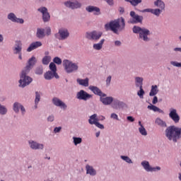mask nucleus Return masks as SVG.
Segmentation results:
<instances>
[{
  "label": "nucleus",
  "instance_id": "nucleus-1",
  "mask_svg": "<svg viewBox=\"0 0 181 181\" xmlns=\"http://www.w3.org/2000/svg\"><path fill=\"white\" fill-rule=\"evenodd\" d=\"M35 64H36V57H32L28 60V64L22 71L21 79L19 81L20 87H26V86H29V83L33 81L32 78L26 76V74L30 71V69L35 66Z\"/></svg>",
  "mask_w": 181,
  "mask_h": 181
},
{
  "label": "nucleus",
  "instance_id": "nucleus-2",
  "mask_svg": "<svg viewBox=\"0 0 181 181\" xmlns=\"http://www.w3.org/2000/svg\"><path fill=\"white\" fill-rule=\"evenodd\" d=\"M105 30H112L114 33H118V30H124L125 29V20L124 18H121L113 21H110V23L105 25Z\"/></svg>",
  "mask_w": 181,
  "mask_h": 181
},
{
  "label": "nucleus",
  "instance_id": "nucleus-3",
  "mask_svg": "<svg viewBox=\"0 0 181 181\" xmlns=\"http://www.w3.org/2000/svg\"><path fill=\"white\" fill-rule=\"evenodd\" d=\"M165 136L169 141L177 142L181 136V128L176 126H170L165 129Z\"/></svg>",
  "mask_w": 181,
  "mask_h": 181
},
{
  "label": "nucleus",
  "instance_id": "nucleus-4",
  "mask_svg": "<svg viewBox=\"0 0 181 181\" xmlns=\"http://www.w3.org/2000/svg\"><path fill=\"white\" fill-rule=\"evenodd\" d=\"M63 66L65 71L68 74L74 73V71H77L78 70V64L74 63L69 59L63 60Z\"/></svg>",
  "mask_w": 181,
  "mask_h": 181
},
{
  "label": "nucleus",
  "instance_id": "nucleus-5",
  "mask_svg": "<svg viewBox=\"0 0 181 181\" xmlns=\"http://www.w3.org/2000/svg\"><path fill=\"white\" fill-rule=\"evenodd\" d=\"M133 32L134 33H139L140 39H143L145 42H148V35L150 33L149 30L134 25L133 27Z\"/></svg>",
  "mask_w": 181,
  "mask_h": 181
},
{
  "label": "nucleus",
  "instance_id": "nucleus-6",
  "mask_svg": "<svg viewBox=\"0 0 181 181\" xmlns=\"http://www.w3.org/2000/svg\"><path fill=\"white\" fill-rule=\"evenodd\" d=\"M69 35L70 33H69V30H67V29L61 28L59 30L58 33L55 34V37L59 40H65V39L69 37Z\"/></svg>",
  "mask_w": 181,
  "mask_h": 181
},
{
  "label": "nucleus",
  "instance_id": "nucleus-7",
  "mask_svg": "<svg viewBox=\"0 0 181 181\" xmlns=\"http://www.w3.org/2000/svg\"><path fill=\"white\" fill-rule=\"evenodd\" d=\"M101 36H103V33L96 30L86 33V37L89 40H98Z\"/></svg>",
  "mask_w": 181,
  "mask_h": 181
},
{
  "label": "nucleus",
  "instance_id": "nucleus-8",
  "mask_svg": "<svg viewBox=\"0 0 181 181\" xmlns=\"http://www.w3.org/2000/svg\"><path fill=\"white\" fill-rule=\"evenodd\" d=\"M76 98L78 100H83V101H87V100H90V98H93V95L86 92V90H81L76 94Z\"/></svg>",
  "mask_w": 181,
  "mask_h": 181
},
{
  "label": "nucleus",
  "instance_id": "nucleus-9",
  "mask_svg": "<svg viewBox=\"0 0 181 181\" xmlns=\"http://www.w3.org/2000/svg\"><path fill=\"white\" fill-rule=\"evenodd\" d=\"M130 16L132 18L130 23H142V21H144V17L136 14L135 11H131Z\"/></svg>",
  "mask_w": 181,
  "mask_h": 181
},
{
  "label": "nucleus",
  "instance_id": "nucleus-10",
  "mask_svg": "<svg viewBox=\"0 0 181 181\" xmlns=\"http://www.w3.org/2000/svg\"><path fill=\"white\" fill-rule=\"evenodd\" d=\"M169 117L175 124H177L179 121H180V116L177 114V110H176V109H170Z\"/></svg>",
  "mask_w": 181,
  "mask_h": 181
},
{
  "label": "nucleus",
  "instance_id": "nucleus-11",
  "mask_svg": "<svg viewBox=\"0 0 181 181\" xmlns=\"http://www.w3.org/2000/svg\"><path fill=\"white\" fill-rule=\"evenodd\" d=\"M37 11L42 13V20L44 22H49L50 21V14L47 12L46 7H41Z\"/></svg>",
  "mask_w": 181,
  "mask_h": 181
},
{
  "label": "nucleus",
  "instance_id": "nucleus-12",
  "mask_svg": "<svg viewBox=\"0 0 181 181\" xmlns=\"http://www.w3.org/2000/svg\"><path fill=\"white\" fill-rule=\"evenodd\" d=\"M89 90H90V91H93L94 94H95L96 95H99V97H107V94L103 93V91L100 90V88H98V87L97 86H89Z\"/></svg>",
  "mask_w": 181,
  "mask_h": 181
},
{
  "label": "nucleus",
  "instance_id": "nucleus-13",
  "mask_svg": "<svg viewBox=\"0 0 181 181\" xmlns=\"http://www.w3.org/2000/svg\"><path fill=\"white\" fill-rule=\"evenodd\" d=\"M64 5L67 6V8H71V9H77V8L81 7V4L78 1H66L64 3Z\"/></svg>",
  "mask_w": 181,
  "mask_h": 181
},
{
  "label": "nucleus",
  "instance_id": "nucleus-14",
  "mask_svg": "<svg viewBox=\"0 0 181 181\" xmlns=\"http://www.w3.org/2000/svg\"><path fill=\"white\" fill-rule=\"evenodd\" d=\"M52 103L56 105V107H60L64 110H66V108H67V105H66L65 103H63V101H62L60 99L57 98H54L52 99Z\"/></svg>",
  "mask_w": 181,
  "mask_h": 181
},
{
  "label": "nucleus",
  "instance_id": "nucleus-15",
  "mask_svg": "<svg viewBox=\"0 0 181 181\" xmlns=\"http://www.w3.org/2000/svg\"><path fill=\"white\" fill-rule=\"evenodd\" d=\"M8 19L11 22H16V23H23V19L16 18V16L13 13H10L8 15Z\"/></svg>",
  "mask_w": 181,
  "mask_h": 181
},
{
  "label": "nucleus",
  "instance_id": "nucleus-16",
  "mask_svg": "<svg viewBox=\"0 0 181 181\" xmlns=\"http://www.w3.org/2000/svg\"><path fill=\"white\" fill-rule=\"evenodd\" d=\"M106 96H101L100 100L104 105H110L112 104V101H114V98L112 97H106Z\"/></svg>",
  "mask_w": 181,
  "mask_h": 181
},
{
  "label": "nucleus",
  "instance_id": "nucleus-17",
  "mask_svg": "<svg viewBox=\"0 0 181 181\" xmlns=\"http://www.w3.org/2000/svg\"><path fill=\"white\" fill-rule=\"evenodd\" d=\"M14 54L22 53V42L21 41H16L13 47Z\"/></svg>",
  "mask_w": 181,
  "mask_h": 181
},
{
  "label": "nucleus",
  "instance_id": "nucleus-18",
  "mask_svg": "<svg viewBox=\"0 0 181 181\" xmlns=\"http://www.w3.org/2000/svg\"><path fill=\"white\" fill-rule=\"evenodd\" d=\"M40 46H42V42L40 41L32 42L27 49V52H32V50H35V49H37V47H40Z\"/></svg>",
  "mask_w": 181,
  "mask_h": 181
},
{
  "label": "nucleus",
  "instance_id": "nucleus-19",
  "mask_svg": "<svg viewBox=\"0 0 181 181\" xmlns=\"http://www.w3.org/2000/svg\"><path fill=\"white\" fill-rule=\"evenodd\" d=\"M44 77L45 80H52L54 77H55V78H59V75L57 74H54L52 71H49L45 74Z\"/></svg>",
  "mask_w": 181,
  "mask_h": 181
},
{
  "label": "nucleus",
  "instance_id": "nucleus-20",
  "mask_svg": "<svg viewBox=\"0 0 181 181\" xmlns=\"http://www.w3.org/2000/svg\"><path fill=\"white\" fill-rule=\"evenodd\" d=\"M19 108H21L22 114H25L26 110H25V107H23V105H21V103H15L13 104V110L15 111V112H19Z\"/></svg>",
  "mask_w": 181,
  "mask_h": 181
},
{
  "label": "nucleus",
  "instance_id": "nucleus-21",
  "mask_svg": "<svg viewBox=\"0 0 181 181\" xmlns=\"http://www.w3.org/2000/svg\"><path fill=\"white\" fill-rule=\"evenodd\" d=\"M141 165L145 169V170H146V172H153V170H156V168H152L151 165H149V162L148 161L141 162Z\"/></svg>",
  "mask_w": 181,
  "mask_h": 181
},
{
  "label": "nucleus",
  "instance_id": "nucleus-22",
  "mask_svg": "<svg viewBox=\"0 0 181 181\" xmlns=\"http://www.w3.org/2000/svg\"><path fill=\"white\" fill-rule=\"evenodd\" d=\"M88 12H93L95 15H100V8L94 6H89L86 7Z\"/></svg>",
  "mask_w": 181,
  "mask_h": 181
},
{
  "label": "nucleus",
  "instance_id": "nucleus-23",
  "mask_svg": "<svg viewBox=\"0 0 181 181\" xmlns=\"http://www.w3.org/2000/svg\"><path fill=\"white\" fill-rule=\"evenodd\" d=\"M29 144L32 149H43L44 148L43 144H40L35 141H29Z\"/></svg>",
  "mask_w": 181,
  "mask_h": 181
},
{
  "label": "nucleus",
  "instance_id": "nucleus-24",
  "mask_svg": "<svg viewBox=\"0 0 181 181\" xmlns=\"http://www.w3.org/2000/svg\"><path fill=\"white\" fill-rule=\"evenodd\" d=\"M86 169L87 175H90V176H95V175H97V172L92 166L87 165L86 166Z\"/></svg>",
  "mask_w": 181,
  "mask_h": 181
},
{
  "label": "nucleus",
  "instance_id": "nucleus-25",
  "mask_svg": "<svg viewBox=\"0 0 181 181\" xmlns=\"http://www.w3.org/2000/svg\"><path fill=\"white\" fill-rule=\"evenodd\" d=\"M98 121H100V119L97 117V114L92 115L88 119V122L90 125H94L95 123L98 122Z\"/></svg>",
  "mask_w": 181,
  "mask_h": 181
},
{
  "label": "nucleus",
  "instance_id": "nucleus-26",
  "mask_svg": "<svg viewBox=\"0 0 181 181\" xmlns=\"http://www.w3.org/2000/svg\"><path fill=\"white\" fill-rule=\"evenodd\" d=\"M88 81H89L88 78H86L85 79H80V78L77 79V83H78L80 86H83V87H88Z\"/></svg>",
  "mask_w": 181,
  "mask_h": 181
},
{
  "label": "nucleus",
  "instance_id": "nucleus-27",
  "mask_svg": "<svg viewBox=\"0 0 181 181\" xmlns=\"http://www.w3.org/2000/svg\"><path fill=\"white\" fill-rule=\"evenodd\" d=\"M105 40L102 39L98 43L93 45V49L95 50H101L103 49V45H104Z\"/></svg>",
  "mask_w": 181,
  "mask_h": 181
},
{
  "label": "nucleus",
  "instance_id": "nucleus-28",
  "mask_svg": "<svg viewBox=\"0 0 181 181\" xmlns=\"http://www.w3.org/2000/svg\"><path fill=\"white\" fill-rule=\"evenodd\" d=\"M159 93V90L158 89V86H151V90L149 93L150 97H153V95H156Z\"/></svg>",
  "mask_w": 181,
  "mask_h": 181
},
{
  "label": "nucleus",
  "instance_id": "nucleus-29",
  "mask_svg": "<svg viewBox=\"0 0 181 181\" xmlns=\"http://www.w3.org/2000/svg\"><path fill=\"white\" fill-rule=\"evenodd\" d=\"M148 110H151L152 111H154V112H160V114H163V110L159 109V107L151 105L148 106Z\"/></svg>",
  "mask_w": 181,
  "mask_h": 181
},
{
  "label": "nucleus",
  "instance_id": "nucleus-30",
  "mask_svg": "<svg viewBox=\"0 0 181 181\" xmlns=\"http://www.w3.org/2000/svg\"><path fill=\"white\" fill-rule=\"evenodd\" d=\"M37 37H38L39 39H43V37H45V29L38 28L37 30Z\"/></svg>",
  "mask_w": 181,
  "mask_h": 181
},
{
  "label": "nucleus",
  "instance_id": "nucleus-31",
  "mask_svg": "<svg viewBox=\"0 0 181 181\" xmlns=\"http://www.w3.org/2000/svg\"><path fill=\"white\" fill-rule=\"evenodd\" d=\"M156 124H157V125H159V127H162L163 128H166L167 127L166 122H163V120H162V119L160 118H157L156 119Z\"/></svg>",
  "mask_w": 181,
  "mask_h": 181
},
{
  "label": "nucleus",
  "instance_id": "nucleus-32",
  "mask_svg": "<svg viewBox=\"0 0 181 181\" xmlns=\"http://www.w3.org/2000/svg\"><path fill=\"white\" fill-rule=\"evenodd\" d=\"M154 5L161 9H165V3L162 0H157L154 2Z\"/></svg>",
  "mask_w": 181,
  "mask_h": 181
},
{
  "label": "nucleus",
  "instance_id": "nucleus-33",
  "mask_svg": "<svg viewBox=\"0 0 181 181\" xmlns=\"http://www.w3.org/2000/svg\"><path fill=\"white\" fill-rule=\"evenodd\" d=\"M49 69L52 73L57 74V66H56V64L54 62H51L49 64Z\"/></svg>",
  "mask_w": 181,
  "mask_h": 181
},
{
  "label": "nucleus",
  "instance_id": "nucleus-34",
  "mask_svg": "<svg viewBox=\"0 0 181 181\" xmlns=\"http://www.w3.org/2000/svg\"><path fill=\"white\" fill-rule=\"evenodd\" d=\"M50 60H52V57L50 56H45L42 59V64L47 65L49 63H50Z\"/></svg>",
  "mask_w": 181,
  "mask_h": 181
},
{
  "label": "nucleus",
  "instance_id": "nucleus-35",
  "mask_svg": "<svg viewBox=\"0 0 181 181\" xmlns=\"http://www.w3.org/2000/svg\"><path fill=\"white\" fill-rule=\"evenodd\" d=\"M112 103V108H115V109L118 108L119 106L121 105V102H119V100H115Z\"/></svg>",
  "mask_w": 181,
  "mask_h": 181
},
{
  "label": "nucleus",
  "instance_id": "nucleus-36",
  "mask_svg": "<svg viewBox=\"0 0 181 181\" xmlns=\"http://www.w3.org/2000/svg\"><path fill=\"white\" fill-rule=\"evenodd\" d=\"M142 81H144V79L140 77L136 78V87H142Z\"/></svg>",
  "mask_w": 181,
  "mask_h": 181
},
{
  "label": "nucleus",
  "instance_id": "nucleus-37",
  "mask_svg": "<svg viewBox=\"0 0 181 181\" xmlns=\"http://www.w3.org/2000/svg\"><path fill=\"white\" fill-rule=\"evenodd\" d=\"M39 101H40V93L39 92L35 93V108H37V104L39 103Z\"/></svg>",
  "mask_w": 181,
  "mask_h": 181
},
{
  "label": "nucleus",
  "instance_id": "nucleus-38",
  "mask_svg": "<svg viewBox=\"0 0 181 181\" xmlns=\"http://www.w3.org/2000/svg\"><path fill=\"white\" fill-rule=\"evenodd\" d=\"M139 131L141 135H144V136H146L148 135V132H146V129L144 126H141V127L139 128Z\"/></svg>",
  "mask_w": 181,
  "mask_h": 181
},
{
  "label": "nucleus",
  "instance_id": "nucleus-39",
  "mask_svg": "<svg viewBox=\"0 0 181 181\" xmlns=\"http://www.w3.org/2000/svg\"><path fill=\"white\" fill-rule=\"evenodd\" d=\"M74 145H78L83 142V139L80 137H73Z\"/></svg>",
  "mask_w": 181,
  "mask_h": 181
},
{
  "label": "nucleus",
  "instance_id": "nucleus-40",
  "mask_svg": "<svg viewBox=\"0 0 181 181\" xmlns=\"http://www.w3.org/2000/svg\"><path fill=\"white\" fill-rule=\"evenodd\" d=\"M141 2H142V0H131L130 1V4L133 6H138V5H139V4H141Z\"/></svg>",
  "mask_w": 181,
  "mask_h": 181
},
{
  "label": "nucleus",
  "instance_id": "nucleus-41",
  "mask_svg": "<svg viewBox=\"0 0 181 181\" xmlns=\"http://www.w3.org/2000/svg\"><path fill=\"white\" fill-rule=\"evenodd\" d=\"M6 112H8V110H6V107H5V106L4 105H0V114H1V115H5Z\"/></svg>",
  "mask_w": 181,
  "mask_h": 181
},
{
  "label": "nucleus",
  "instance_id": "nucleus-42",
  "mask_svg": "<svg viewBox=\"0 0 181 181\" xmlns=\"http://www.w3.org/2000/svg\"><path fill=\"white\" fill-rule=\"evenodd\" d=\"M140 90L137 93V95L140 97V98H144V94H145V91L142 88V86L139 87Z\"/></svg>",
  "mask_w": 181,
  "mask_h": 181
},
{
  "label": "nucleus",
  "instance_id": "nucleus-43",
  "mask_svg": "<svg viewBox=\"0 0 181 181\" xmlns=\"http://www.w3.org/2000/svg\"><path fill=\"white\" fill-rule=\"evenodd\" d=\"M121 159H122L127 163H132V160H131V158H129V157H128V156H121Z\"/></svg>",
  "mask_w": 181,
  "mask_h": 181
},
{
  "label": "nucleus",
  "instance_id": "nucleus-44",
  "mask_svg": "<svg viewBox=\"0 0 181 181\" xmlns=\"http://www.w3.org/2000/svg\"><path fill=\"white\" fill-rule=\"evenodd\" d=\"M53 62H54V64L55 63V64H58V65L62 64V59H60L59 57H55L53 59Z\"/></svg>",
  "mask_w": 181,
  "mask_h": 181
},
{
  "label": "nucleus",
  "instance_id": "nucleus-45",
  "mask_svg": "<svg viewBox=\"0 0 181 181\" xmlns=\"http://www.w3.org/2000/svg\"><path fill=\"white\" fill-rule=\"evenodd\" d=\"M160 9L159 8H156V9H153L152 13L153 15H156V16H159V15H160Z\"/></svg>",
  "mask_w": 181,
  "mask_h": 181
},
{
  "label": "nucleus",
  "instance_id": "nucleus-46",
  "mask_svg": "<svg viewBox=\"0 0 181 181\" xmlns=\"http://www.w3.org/2000/svg\"><path fill=\"white\" fill-rule=\"evenodd\" d=\"M153 10V8H146L144 10H139V12H141L142 13H145V12H150L151 13H152Z\"/></svg>",
  "mask_w": 181,
  "mask_h": 181
},
{
  "label": "nucleus",
  "instance_id": "nucleus-47",
  "mask_svg": "<svg viewBox=\"0 0 181 181\" xmlns=\"http://www.w3.org/2000/svg\"><path fill=\"white\" fill-rule=\"evenodd\" d=\"M94 125H95V127H97L98 128H99L100 129H104V125L100 124V122H97L94 124Z\"/></svg>",
  "mask_w": 181,
  "mask_h": 181
},
{
  "label": "nucleus",
  "instance_id": "nucleus-48",
  "mask_svg": "<svg viewBox=\"0 0 181 181\" xmlns=\"http://www.w3.org/2000/svg\"><path fill=\"white\" fill-rule=\"evenodd\" d=\"M110 118H112L113 119H117L118 121V115L115 113H112L110 116Z\"/></svg>",
  "mask_w": 181,
  "mask_h": 181
},
{
  "label": "nucleus",
  "instance_id": "nucleus-49",
  "mask_svg": "<svg viewBox=\"0 0 181 181\" xmlns=\"http://www.w3.org/2000/svg\"><path fill=\"white\" fill-rule=\"evenodd\" d=\"M47 121H49V122H53V121H54V116L53 115L49 116L47 118Z\"/></svg>",
  "mask_w": 181,
  "mask_h": 181
},
{
  "label": "nucleus",
  "instance_id": "nucleus-50",
  "mask_svg": "<svg viewBox=\"0 0 181 181\" xmlns=\"http://www.w3.org/2000/svg\"><path fill=\"white\" fill-rule=\"evenodd\" d=\"M111 76H109L106 79V84L107 86H110V83H111Z\"/></svg>",
  "mask_w": 181,
  "mask_h": 181
},
{
  "label": "nucleus",
  "instance_id": "nucleus-51",
  "mask_svg": "<svg viewBox=\"0 0 181 181\" xmlns=\"http://www.w3.org/2000/svg\"><path fill=\"white\" fill-rule=\"evenodd\" d=\"M36 74H43V69H37L35 71Z\"/></svg>",
  "mask_w": 181,
  "mask_h": 181
},
{
  "label": "nucleus",
  "instance_id": "nucleus-52",
  "mask_svg": "<svg viewBox=\"0 0 181 181\" xmlns=\"http://www.w3.org/2000/svg\"><path fill=\"white\" fill-rule=\"evenodd\" d=\"M127 120L129 121L130 122H134V121H135V119H134V117H132V116H128Z\"/></svg>",
  "mask_w": 181,
  "mask_h": 181
},
{
  "label": "nucleus",
  "instance_id": "nucleus-53",
  "mask_svg": "<svg viewBox=\"0 0 181 181\" xmlns=\"http://www.w3.org/2000/svg\"><path fill=\"white\" fill-rule=\"evenodd\" d=\"M59 131H62V127H55L54 129V132L57 133Z\"/></svg>",
  "mask_w": 181,
  "mask_h": 181
},
{
  "label": "nucleus",
  "instance_id": "nucleus-54",
  "mask_svg": "<svg viewBox=\"0 0 181 181\" xmlns=\"http://www.w3.org/2000/svg\"><path fill=\"white\" fill-rule=\"evenodd\" d=\"M152 103H153V104H157V103H158V97L154 96Z\"/></svg>",
  "mask_w": 181,
  "mask_h": 181
},
{
  "label": "nucleus",
  "instance_id": "nucleus-55",
  "mask_svg": "<svg viewBox=\"0 0 181 181\" xmlns=\"http://www.w3.org/2000/svg\"><path fill=\"white\" fill-rule=\"evenodd\" d=\"M47 35L49 36V35H50L52 33V30L50 29V28H47V32H46Z\"/></svg>",
  "mask_w": 181,
  "mask_h": 181
},
{
  "label": "nucleus",
  "instance_id": "nucleus-56",
  "mask_svg": "<svg viewBox=\"0 0 181 181\" xmlns=\"http://www.w3.org/2000/svg\"><path fill=\"white\" fill-rule=\"evenodd\" d=\"M106 1L109 5H113L114 4V0H106Z\"/></svg>",
  "mask_w": 181,
  "mask_h": 181
},
{
  "label": "nucleus",
  "instance_id": "nucleus-57",
  "mask_svg": "<svg viewBox=\"0 0 181 181\" xmlns=\"http://www.w3.org/2000/svg\"><path fill=\"white\" fill-rule=\"evenodd\" d=\"M115 46H121V42L120 41H115Z\"/></svg>",
  "mask_w": 181,
  "mask_h": 181
},
{
  "label": "nucleus",
  "instance_id": "nucleus-58",
  "mask_svg": "<svg viewBox=\"0 0 181 181\" xmlns=\"http://www.w3.org/2000/svg\"><path fill=\"white\" fill-rule=\"evenodd\" d=\"M119 11L120 13H124V8H122V7H119Z\"/></svg>",
  "mask_w": 181,
  "mask_h": 181
},
{
  "label": "nucleus",
  "instance_id": "nucleus-59",
  "mask_svg": "<svg viewBox=\"0 0 181 181\" xmlns=\"http://www.w3.org/2000/svg\"><path fill=\"white\" fill-rule=\"evenodd\" d=\"M99 119V121H104V119H105V117L103 116H100L99 117V118H98Z\"/></svg>",
  "mask_w": 181,
  "mask_h": 181
},
{
  "label": "nucleus",
  "instance_id": "nucleus-60",
  "mask_svg": "<svg viewBox=\"0 0 181 181\" xmlns=\"http://www.w3.org/2000/svg\"><path fill=\"white\" fill-rule=\"evenodd\" d=\"M175 52H181V48L176 47L174 49Z\"/></svg>",
  "mask_w": 181,
  "mask_h": 181
},
{
  "label": "nucleus",
  "instance_id": "nucleus-61",
  "mask_svg": "<svg viewBox=\"0 0 181 181\" xmlns=\"http://www.w3.org/2000/svg\"><path fill=\"white\" fill-rule=\"evenodd\" d=\"M18 54V58L20 59V60H22V52H20Z\"/></svg>",
  "mask_w": 181,
  "mask_h": 181
},
{
  "label": "nucleus",
  "instance_id": "nucleus-62",
  "mask_svg": "<svg viewBox=\"0 0 181 181\" xmlns=\"http://www.w3.org/2000/svg\"><path fill=\"white\" fill-rule=\"evenodd\" d=\"M4 40V37H2V35H0V43Z\"/></svg>",
  "mask_w": 181,
  "mask_h": 181
},
{
  "label": "nucleus",
  "instance_id": "nucleus-63",
  "mask_svg": "<svg viewBox=\"0 0 181 181\" xmlns=\"http://www.w3.org/2000/svg\"><path fill=\"white\" fill-rule=\"evenodd\" d=\"M95 135H96V137L98 138V136H100V132H97Z\"/></svg>",
  "mask_w": 181,
  "mask_h": 181
},
{
  "label": "nucleus",
  "instance_id": "nucleus-64",
  "mask_svg": "<svg viewBox=\"0 0 181 181\" xmlns=\"http://www.w3.org/2000/svg\"><path fill=\"white\" fill-rule=\"evenodd\" d=\"M178 179L181 181V173L179 174Z\"/></svg>",
  "mask_w": 181,
  "mask_h": 181
}]
</instances>
